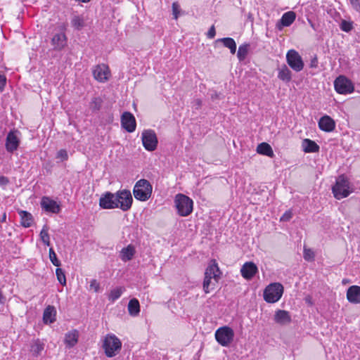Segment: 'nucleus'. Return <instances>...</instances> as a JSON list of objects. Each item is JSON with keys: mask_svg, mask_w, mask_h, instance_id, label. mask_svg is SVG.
<instances>
[{"mask_svg": "<svg viewBox=\"0 0 360 360\" xmlns=\"http://www.w3.org/2000/svg\"><path fill=\"white\" fill-rule=\"evenodd\" d=\"M332 192L337 200H341L350 195L352 191L350 189V184L345 175H340L336 179L335 185L332 188Z\"/></svg>", "mask_w": 360, "mask_h": 360, "instance_id": "obj_1", "label": "nucleus"}, {"mask_svg": "<svg viewBox=\"0 0 360 360\" xmlns=\"http://www.w3.org/2000/svg\"><path fill=\"white\" fill-rule=\"evenodd\" d=\"M103 348L108 357L116 356L122 348V342L114 334H108L103 340Z\"/></svg>", "mask_w": 360, "mask_h": 360, "instance_id": "obj_2", "label": "nucleus"}, {"mask_svg": "<svg viewBox=\"0 0 360 360\" xmlns=\"http://www.w3.org/2000/svg\"><path fill=\"white\" fill-rule=\"evenodd\" d=\"M153 187L146 179L139 180L133 189L134 198L140 201L148 200L152 194Z\"/></svg>", "mask_w": 360, "mask_h": 360, "instance_id": "obj_3", "label": "nucleus"}, {"mask_svg": "<svg viewBox=\"0 0 360 360\" xmlns=\"http://www.w3.org/2000/svg\"><path fill=\"white\" fill-rule=\"evenodd\" d=\"M283 290V286L280 283H271L264 290V300L267 303L277 302L281 298Z\"/></svg>", "mask_w": 360, "mask_h": 360, "instance_id": "obj_4", "label": "nucleus"}, {"mask_svg": "<svg viewBox=\"0 0 360 360\" xmlns=\"http://www.w3.org/2000/svg\"><path fill=\"white\" fill-rule=\"evenodd\" d=\"M174 202L180 216L186 217L193 212V202L189 197L179 193L176 195Z\"/></svg>", "mask_w": 360, "mask_h": 360, "instance_id": "obj_5", "label": "nucleus"}, {"mask_svg": "<svg viewBox=\"0 0 360 360\" xmlns=\"http://www.w3.org/2000/svg\"><path fill=\"white\" fill-rule=\"evenodd\" d=\"M334 88L339 94L347 95L354 92L352 82L344 75L338 76L334 81Z\"/></svg>", "mask_w": 360, "mask_h": 360, "instance_id": "obj_6", "label": "nucleus"}, {"mask_svg": "<svg viewBox=\"0 0 360 360\" xmlns=\"http://www.w3.org/2000/svg\"><path fill=\"white\" fill-rule=\"evenodd\" d=\"M116 202L118 204V207L124 212L128 211L131 209L133 198L131 192L129 190L124 189L117 191L116 193Z\"/></svg>", "mask_w": 360, "mask_h": 360, "instance_id": "obj_7", "label": "nucleus"}, {"mask_svg": "<svg viewBox=\"0 0 360 360\" xmlns=\"http://www.w3.org/2000/svg\"><path fill=\"white\" fill-rule=\"evenodd\" d=\"M286 60L288 65L295 72H300L304 68L302 58L295 49H290L287 52Z\"/></svg>", "mask_w": 360, "mask_h": 360, "instance_id": "obj_8", "label": "nucleus"}, {"mask_svg": "<svg viewBox=\"0 0 360 360\" xmlns=\"http://www.w3.org/2000/svg\"><path fill=\"white\" fill-rule=\"evenodd\" d=\"M141 139L143 146L146 150L153 151L158 146V138L155 131L152 129L144 130L142 132Z\"/></svg>", "mask_w": 360, "mask_h": 360, "instance_id": "obj_9", "label": "nucleus"}, {"mask_svg": "<svg viewBox=\"0 0 360 360\" xmlns=\"http://www.w3.org/2000/svg\"><path fill=\"white\" fill-rule=\"evenodd\" d=\"M233 338V330L226 326L219 328L215 333L217 341L222 346H227L232 341Z\"/></svg>", "mask_w": 360, "mask_h": 360, "instance_id": "obj_10", "label": "nucleus"}, {"mask_svg": "<svg viewBox=\"0 0 360 360\" xmlns=\"http://www.w3.org/2000/svg\"><path fill=\"white\" fill-rule=\"evenodd\" d=\"M116 193L111 192H105L99 199V205L101 208L105 210H111L118 207V204L116 202Z\"/></svg>", "mask_w": 360, "mask_h": 360, "instance_id": "obj_11", "label": "nucleus"}, {"mask_svg": "<svg viewBox=\"0 0 360 360\" xmlns=\"http://www.w3.org/2000/svg\"><path fill=\"white\" fill-rule=\"evenodd\" d=\"M110 70L108 65L100 64L96 65L93 70V75L95 79L100 82H106L110 77Z\"/></svg>", "mask_w": 360, "mask_h": 360, "instance_id": "obj_12", "label": "nucleus"}, {"mask_svg": "<svg viewBox=\"0 0 360 360\" xmlns=\"http://www.w3.org/2000/svg\"><path fill=\"white\" fill-rule=\"evenodd\" d=\"M122 127L128 132L131 133L136 129V119L129 112H124L121 116Z\"/></svg>", "mask_w": 360, "mask_h": 360, "instance_id": "obj_13", "label": "nucleus"}, {"mask_svg": "<svg viewBox=\"0 0 360 360\" xmlns=\"http://www.w3.org/2000/svg\"><path fill=\"white\" fill-rule=\"evenodd\" d=\"M41 207L46 212L58 214L60 211V205L49 197L44 196L41 200Z\"/></svg>", "mask_w": 360, "mask_h": 360, "instance_id": "obj_14", "label": "nucleus"}, {"mask_svg": "<svg viewBox=\"0 0 360 360\" xmlns=\"http://www.w3.org/2000/svg\"><path fill=\"white\" fill-rule=\"evenodd\" d=\"M17 131H11L8 132L6 140V148L9 153L16 150L20 144V139L17 136Z\"/></svg>", "mask_w": 360, "mask_h": 360, "instance_id": "obj_15", "label": "nucleus"}, {"mask_svg": "<svg viewBox=\"0 0 360 360\" xmlns=\"http://www.w3.org/2000/svg\"><path fill=\"white\" fill-rule=\"evenodd\" d=\"M319 127L326 132H331L335 128V121L328 115H324L319 121Z\"/></svg>", "mask_w": 360, "mask_h": 360, "instance_id": "obj_16", "label": "nucleus"}, {"mask_svg": "<svg viewBox=\"0 0 360 360\" xmlns=\"http://www.w3.org/2000/svg\"><path fill=\"white\" fill-rule=\"evenodd\" d=\"M296 14L293 11H288L283 14L279 22L276 25V27L281 30L283 27H288L295 20Z\"/></svg>", "mask_w": 360, "mask_h": 360, "instance_id": "obj_17", "label": "nucleus"}, {"mask_svg": "<svg viewBox=\"0 0 360 360\" xmlns=\"http://www.w3.org/2000/svg\"><path fill=\"white\" fill-rule=\"evenodd\" d=\"M212 262L205 270V278H213L215 282H218L220 271L215 260H213Z\"/></svg>", "mask_w": 360, "mask_h": 360, "instance_id": "obj_18", "label": "nucleus"}, {"mask_svg": "<svg viewBox=\"0 0 360 360\" xmlns=\"http://www.w3.org/2000/svg\"><path fill=\"white\" fill-rule=\"evenodd\" d=\"M347 299L350 303H360V286H350L347 290Z\"/></svg>", "mask_w": 360, "mask_h": 360, "instance_id": "obj_19", "label": "nucleus"}, {"mask_svg": "<svg viewBox=\"0 0 360 360\" xmlns=\"http://www.w3.org/2000/svg\"><path fill=\"white\" fill-rule=\"evenodd\" d=\"M51 44L55 50H62L67 45V37L63 32L57 33L53 35Z\"/></svg>", "mask_w": 360, "mask_h": 360, "instance_id": "obj_20", "label": "nucleus"}, {"mask_svg": "<svg viewBox=\"0 0 360 360\" xmlns=\"http://www.w3.org/2000/svg\"><path fill=\"white\" fill-rule=\"evenodd\" d=\"M274 321L280 325H286L291 322V316L288 311L278 309L274 314Z\"/></svg>", "mask_w": 360, "mask_h": 360, "instance_id": "obj_21", "label": "nucleus"}, {"mask_svg": "<svg viewBox=\"0 0 360 360\" xmlns=\"http://www.w3.org/2000/svg\"><path fill=\"white\" fill-rule=\"evenodd\" d=\"M56 310L53 306L49 305L44 311L43 321L46 324L53 323L56 321Z\"/></svg>", "mask_w": 360, "mask_h": 360, "instance_id": "obj_22", "label": "nucleus"}, {"mask_svg": "<svg viewBox=\"0 0 360 360\" xmlns=\"http://www.w3.org/2000/svg\"><path fill=\"white\" fill-rule=\"evenodd\" d=\"M136 253L134 245H129L126 248L122 249L120 253V257L123 262H127L132 259Z\"/></svg>", "mask_w": 360, "mask_h": 360, "instance_id": "obj_23", "label": "nucleus"}, {"mask_svg": "<svg viewBox=\"0 0 360 360\" xmlns=\"http://www.w3.org/2000/svg\"><path fill=\"white\" fill-rule=\"evenodd\" d=\"M302 147L305 153H317L319 151V146L315 141L309 139L303 140Z\"/></svg>", "mask_w": 360, "mask_h": 360, "instance_id": "obj_24", "label": "nucleus"}, {"mask_svg": "<svg viewBox=\"0 0 360 360\" xmlns=\"http://www.w3.org/2000/svg\"><path fill=\"white\" fill-rule=\"evenodd\" d=\"M18 212L20 217L21 225L25 228L30 227L33 222V217L31 213L25 210H19Z\"/></svg>", "mask_w": 360, "mask_h": 360, "instance_id": "obj_25", "label": "nucleus"}, {"mask_svg": "<svg viewBox=\"0 0 360 360\" xmlns=\"http://www.w3.org/2000/svg\"><path fill=\"white\" fill-rule=\"evenodd\" d=\"M64 342L67 347L71 348L78 342V333L76 330L70 331L65 334Z\"/></svg>", "mask_w": 360, "mask_h": 360, "instance_id": "obj_26", "label": "nucleus"}, {"mask_svg": "<svg viewBox=\"0 0 360 360\" xmlns=\"http://www.w3.org/2000/svg\"><path fill=\"white\" fill-rule=\"evenodd\" d=\"M257 152L259 154L266 155L269 158H273L274 156L271 146L266 142L261 143L257 146Z\"/></svg>", "mask_w": 360, "mask_h": 360, "instance_id": "obj_27", "label": "nucleus"}, {"mask_svg": "<svg viewBox=\"0 0 360 360\" xmlns=\"http://www.w3.org/2000/svg\"><path fill=\"white\" fill-rule=\"evenodd\" d=\"M217 42H221L224 46L230 49V52L232 54H235L236 51V44L233 39L231 37H225L221 39H218Z\"/></svg>", "mask_w": 360, "mask_h": 360, "instance_id": "obj_28", "label": "nucleus"}, {"mask_svg": "<svg viewBox=\"0 0 360 360\" xmlns=\"http://www.w3.org/2000/svg\"><path fill=\"white\" fill-rule=\"evenodd\" d=\"M128 311L131 316H136L140 312V304L137 299L130 300L128 304Z\"/></svg>", "mask_w": 360, "mask_h": 360, "instance_id": "obj_29", "label": "nucleus"}, {"mask_svg": "<svg viewBox=\"0 0 360 360\" xmlns=\"http://www.w3.org/2000/svg\"><path fill=\"white\" fill-rule=\"evenodd\" d=\"M278 77L285 82H289L292 79V73L291 71L288 69V68L283 65L278 70Z\"/></svg>", "mask_w": 360, "mask_h": 360, "instance_id": "obj_30", "label": "nucleus"}, {"mask_svg": "<svg viewBox=\"0 0 360 360\" xmlns=\"http://www.w3.org/2000/svg\"><path fill=\"white\" fill-rule=\"evenodd\" d=\"M44 349V345L39 340H35L31 345L30 351L34 356H39Z\"/></svg>", "mask_w": 360, "mask_h": 360, "instance_id": "obj_31", "label": "nucleus"}, {"mask_svg": "<svg viewBox=\"0 0 360 360\" xmlns=\"http://www.w3.org/2000/svg\"><path fill=\"white\" fill-rule=\"evenodd\" d=\"M72 25L75 29L80 30L84 27V19L80 15H74L71 20Z\"/></svg>", "mask_w": 360, "mask_h": 360, "instance_id": "obj_32", "label": "nucleus"}, {"mask_svg": "<svg viewBox=\"0 0 360 360\" xmlns=\"http://www.w3.org/2000/svg\"><path fill=\"white\" fill-rule=\"evenodd\" d=\"M49 229V228L46 224L44 225L39 234L41 240L46 246L50 245V237L48 233Z\"/></svg>", "mask_w": 360, "mask_h": 360, "instance_id": "obj_33", "label": "nucleus"}, {"mask_svg": "<svg viewBox=\"0 0 360 360\" xmlns=\"http://www.w3.org/2000/svg\"><path fill=\"white\" fill-rule=\"evenodd\" d=\"M124 291V288L123 287H117L113 290H112L109 295V300L111 302H115L117 300Z\"/></svg>", "mask_w": 360, "mask_h": 360, "instance_id": "obj_34", "label": "nucleus"}, {"mask_svg": "<svg viewBox=\"0 0 360 360\" xmlns=\"http://www.w3.org/2000/svg\"><path fill=\"white\" fill-rule=\"evenodd\" d=\"M217 282H215L213 278H204L203 281V290L205 293H209L210 290H213L215 284Z\"/></svg>", "mask_w": 360, "mask_h": 360, "instance_id": "obj_35", "label": "nucleus"}, {"mask_svg": "<svg viewBox=\"0 0 360 360\" xmlns=\"http://www.w3.org/2000/svg\"><path fill=\"white\" fill-rule=\"evenodd\" d=\"M248 55V44L245 43L238 48L237 56L239 60H243Z\"/></svg>", "mask_w": 360, "mask_h": 360, "instance_id": "obj_36", "label": "nucleus"}, {"mask_svg": "<svg viewBox=\"0 0 360 360\" xmlns=\"http://www.w3.org/2000/svg\"><path fill=\"white\" fill-rule=\"evenodd\" d=\"M103 100L100 97L94 98L90 103V108L93 111H98L101 109Z\"/></svg>", "mask_w": 360, "mask_h": 360, "instance_id": "obj_37", "label": "nucleus"}, {"mask_svg": "<svg viewBox=\"0 0 360 360\" xmlns=\"http://www.w3.org/2000/svg\"><path fill=\"white\" fill-rule=\"evenodd\" d=\"M56 274L58 282L63 285H66V277L64 271L60 268H57L56 270Z\"/></svg>", "mask_w": 360, "mask_h": 360, "instance_id": "obj_38", "label": "nucleus"}, {"mask_svg": "<svg viewBox=\"0 0 360 360\" xmlns=\"http://www.w3.org/2000/svg\"><path fill=\"white\" fill-rule=\"evenodd\" d=\"M314 251L310 249L307 248V247H304V251H303V257L306 261L308 262H312L314 260Z\"/></svg>", "mask_w": 360, "mask_h": 360, "instance_id": "obj_39", "label": "nucleus"}, {"mask_svg": "<svg viewBox=\"0 0 360 360\" xmlns=\"http://www.w3.org/2000/svg\"><path fill=\"white\" fill-rule=\"evenodd\" d=\"M49 259L54 266H60V262L57 258L56 254L53 248L49 249Z\"/></svg>", "mask_w": 360, "mask_h": 360, "instance_id": "obj_40", "label": "nucleus"}, {"mask_svg": "<svg viewBox=\"0 0 360 360\" xmlns=\"http://www.w3.org/2000/svg\"><path fill=\"white\" fill-rule=\"evenodd\" d=\"M258 271L257 267L252 262H249V280H250Z\"/></svg>", "mask_w": 360, "mask_h": 360, "instance_id": "obj_41", "label": "nucleus"}, {"mask_svg": "<svg viewBox=\"0 0 360 360\" xmlns=\"http://www.w3.org/2000/svg\"><path fill=\"white\" fill-rule=\"evenodd\" d=\"M352 28H353V27H352V22L346 21V20L342 21V22L340 24V29L342 31L348 32L351 31L352 30Z\"/></svg>", "mask_w": 360, "mask_h": 360, "instance_id": "obj_42", "label": "nucleus"}, {"mask_svg": "<svg viewBox=\"0 0 360 360\" xmlns=\"http://www.w3.org/2000/svg\"><path fill=\"white\" fill-rule=\"evenodd\" d=\"M292 217V212L290 210H288L284 212V214L281 217L280 221H288Z\"/></svg>", "mask_w": 360, "mask_h": 360, "instance_id": "obj_43", "label": "nucleus"}, {"mask_svg": "<svg viewBox=\"0 0 360 360\" xmlns=\"http://www.w3.org/2000/svg\"><path fill=\"white\" fill-rule=\"evenodd\" d=\"M349 3L353 9L360 13V0H349Z\"/></svg>", "mask_w": 360, "mask_h": 360, "instance_id": "obj_44", "label": "nucleus"}, {"mask_svg": "<svg viewBox=\"0 0 360 360\" xmlns=\"http://www.w3.org/2000/svg\"><path fill=\"white\" fill-rule=\"evenodd\" d=\"M57 158H60L62 160H66L68 158V153L65 150L61 149L57 153Z\"/></svg>", "mask_w": 360, "mask_h": 360, "instance_id": "obj_45", "label": "nucleus"}, {"mask_svg": "<svg viewBox=\"0 0 360 360\" xmlns=\"http://www.w3.org/2000/svg\"><path fill=\"white\" fill-rule=\"evenodd\" d=\"M172 11L174 18L177 19L179 13V6L176 2L172 4Z\"/></svg>", "mask_w": 360, "mask_h": 360, "instance_id": "obj_46", "label": "nucleus"}, {"mask_svg": "<svg viewBox=\"0 0 360 360\" xmlns=\"http://www.w3.org/2000/svg\"><path fill=\"white\" fill-rule=\"evenodd\" d=\"M241 275L245 279H248V262L244 263L241 269H240Z\"/></svg>", "mask_w": 360, "mask_h": 360, "instance_id": "obj_47", "label": "nucleus"}, {"mask_svg": "<svg viewBox=\"0 0 360 360\" xmlns=\"http://www.w3.org/2000/svg\"><path fill=\"white\" fill-rule=\"evenodd\" d=\"M215 34H216L215 27L214 25H212L209 29V30L207 33V37L210 39H213L215 37Z\"/></svg>", "mask_w": 360, "mask_h": 360, "instance_id": "obj_48", "label": "nucleus"}, {"mask_svg": "<svg viewBox=\"0 0 360 360\" xmlns=\"http://www.w3.org/2000/svg\"><path fill=\"white\" fill-rule=\"evenodd\" d=\"M6 83V77L4 75L0 74V91H2Z\"/></svg>", "mask_w": 360, "mask_h": 360, "instance_id": "obj_49", "label": "nucleus"}, {"mask_svg": "<svg viewBox=\"0 0 360 360\" xmlns=\"http://www.w3.org/2000/svg\"><path fill=\"white\" fill-rule=\"evenodd\" d=\"M8 183V179L7 177L1 176H0V185L5 186Z\"/></svg>", "mask_w": 360, "mask_h": 360, "instance_id": "obj_50", "label": "nucleus"}, {"mask_svg": "<svg viewBox=\"0 0 360 360\" xmlns=\"http://www.w3.org/2000/svg\"><path fill=\"white\" fill-rule=\"evenodd\" d=\"M318 65V60L316 57H314L310 63V67L311 68H316Z\"/></svg>", "mask_w": 360, "mask_h": 360, "instance_id": "obj_51", "label": "nucleus"}, {"mask_svg": "<svg viewBox=\"0 0 360 360\" xmlns=\"http://www.w3.org/2000/svg\"><path fill=\"white\" fill-rule=\"evenodd\" d=\"M202 102L200 99L195 100V105L198 108H200L201 106Z\"/></svg>", "mask_w": 360, "mask_h": 360, "instance_id": "obj_52", "label": "nucleus"}, {"mask_svg": "<svg viewBox=\"0 0 360 360\" xmlns=\"http://www.w3.org/2000/svg\"><path fill=\"white\" fill-rule=\"evenodd\" d=\"M6 214L4 213L1 217H0V223L6 221Z\"/></svg>", "mask_w": 360, "mask_h": 360, "instance_id": "obj_53", "label": "nucleus"}]
</instances>
